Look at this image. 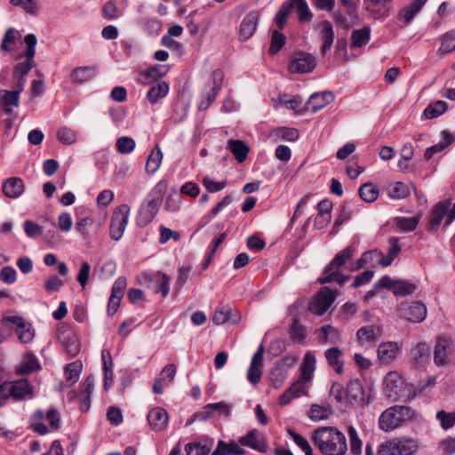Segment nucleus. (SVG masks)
<instances>
[{
  "instance_id": "nucleus-1",
  "label": "nucleus",
  "mask_w": 455,
  "mask_h": 455,
  "mask_svg": "<svg viewBox=\"0 0 455 455\" xmlns=\"http://www.w3.org/2000/svg\"><path fill=\"white\" fill-rule=\"evenodd\" d=\"M312 441L322 455H345L347 451V438L337 427H318L312 435Z\"/></svg>"
},
{
  "instance_id": "nucleus-2",
  "label": "nucleus",
  "mask_w": 455,
  "mask_h": 455,
  "mask_svg": "<svg viewBox=\"0 0 455 455\" xmlns=\"http://www.w3.org/2000/svg\"><path fill=\"white\" fill-rule=\"evenodd\" d=\"M416 417V411L408 406H391L380 414L379 427L382 431L390 432L401 427L405 422L413 420Z\"/></svg>"
},
{
  "instance_id": "nucleus-3",
  "label": "nucleus",
  "mask_w": 455,
  "mask_h": 455,
  "mask_svg": "<svg viewBox=\"0 0 455 455\" xmlns=\"http://www.w3.org/2000/svg\"><path fill=\"white\" fill-rule=\"evenodd\" d=\"M355 252V247L354 245H348L344 250L339 251L325 267L323 275L318 279L319 283L323 284L335 282L339 285L343 284L349 278V276L343 275L339 272V269L348 259L354 256Z\"/></svg>"
},
{
  "instance_id": "nucleus-4",
  "label": "nucleus",
  "mask_w": 455,
  "mask_h": 455,
  "mask_svg": "<svg viewBox=\"0 0 455 455\" xmlns=\"http://www.w3.org/2000/svg\"><path fill=\"white\" fill-rule=\"evenodd\" d=\"M384 382L387 395L393 402H396L399 399H410L417 394L416 391L411 394L402 376L396 371L388 372L385 377Z\"/></svg>"
},
{
  "instance_id": "nucleus-5",
  "label": "nucleus",
  "mask_w": 455,
  "mask_h": 455,
  "mask_svg": "<svg viewBox=\"0 0 455 455\" xmlns=\"http://www.w3.org/2000/svg\"><path fill=\"white\" fill-rule=\"evenodd\" d=\"M418 449V444L412 439L393 438L380 443L378 455H412Z\"/></svg>"
},
{
  "instance_id": "nucleus-6",
  "label": "nucleus",
  "mask_w": 455,
  "mask_h": 455,
  "mask_svg": "<svg viewBox=\"0 0 455 455\" xmlns=\"http://www.w3.org/2000/svg\"><path fill=\"white\" fill-rule=\"evenodd\" d=\"M26 44L25 58L27 61L18 63L13 69V79H25V76L34 67V57L36 53V45L37 44L36 36L34 34L25 36Z\"/></svg>"
},
{
  "instance_id": "nucleus-7",
  "label": "nucleus",
  "mask_w": 455,
  "mask_h": 455,
  "mask_svg": "<svg viewBox=\"0 0 455 455\" xmlns=\"http://www.w3.org/2000/svg\"><path fill=\"white\" fill-rule=\"evenodd\" d=\"M130 212L131 208L125 204L114 210L109 226V234L113 240L118 241L123 237L128 224Z\"/></svg>"
},
{
  "instance_id": "nucleus-8",
  "label": "nucleus",
  "mask_w": 455,
  "mask_h": 455,
  "mask_svg": "<svg viewBox=\"0 0 455 455\" xmlns=\"http://www.w3.org/2000/svg\"><path fill=\"white\" fill-rule=\"evenodd\" d=\"M378 288H386L393 291L396 296H407L412 294L417 286L408 281L398 279L394 280L388 275L382 276L377 283Z\"/></svg>"
},
{
  "instance_id": "nucleus-9",
  "label": "nucleus",
  "mask_w": 455,
  "mask_h": 455,
  "mask_svg": "<svg viewBox=\"0 0 455 455\" xmlns=\"http://www.w3.org/2000/svg\"><path fill=\"white\" fill-rule=\"evenodd\" d=\"M228 416V405L223 403H209L204 406L201 411L194 413L188 420L187 425H191L199 420H206L212 417L226 418Z\"/></svg>"
},
{
  "instance_id": "nucleus-10",
  "label": "nucleus",
  "mask_w": 455,
  "mask_h": 455,
  "mask_svg": "<svg viewBox=\"0 0 455 455\" xmlns=\"http://www.w3.org/2000/svg\"><path fill=\"white\" fill-rule=\"evenodd\" d=\"M335 299V292L324 287L315 296L308 308L315 315H323L330 308Z\"/></svg>"
},
{
  "instance_id": "nucleus-11",
  "label": "nucleus",
  "mask_w": 455,
  "mask_h": 455,
  "mask_svg": "<svg viewBox=\"0 0 455 455\" xmlns=\"http://www.w3.org/2000/svg\"><path fill=\"white\" fill-rule=\"evenodd\" d=\"M161 201L160 196L150 195L148 197L139 212L138 223L140 226H147L153 220L159 211Z\"/></svg>"
},
{
  "instance_id": "nucleus-12",
  "label": "nucleus",
  "mask_w": 455,
  "mask_h": 455,
  "mask_svg": "<svg viewBox=\"0 0 455 455\" xmlns=\"http://www.w3.org/2000/svg\"><path fill=\"white\" fill-rule=\"evenodd\" d=\"M380 325H365L356 331V339L360 347L369 348L374 346L382 334Z\"/></svg>"
},
{
  "instance_id": "nucleus-13",
  "label": "nucleus",
  "mask_w": 455,
  "mask_h": 455,
  "mask_svg": "<svg viewBox=\"0 0 455 455\" xmlns=\"http://www.w3.org/2000/svg\"><path fill=\"white\" fill-rule=\"evenodd\" d=\"M316 66L315 58L307 52H297L289 65V71L291 73H310Z\"/></svg>"
},
{
  "instance_id": "nucleus-14",
  "label": "nucleus",
  "mask_w": 455,
  "mask_h": 455,
  "mask_svg": "<svg viewBox=\"0 0 455 455\" xmlns=\"http://www.w3.org/2000/svg\"><path fill=\"white\" fill-rule=\"evenodd\" d=\"M212 85L206 89L201 96L198 103L200 110H206L211 104L214 101L218 92L220 91L223 82V73L220 70H215L212 75Z\"/></svg>"
},
{
  "instance_id": "nucleus-15",
  "label": "nucleus",
  "mask_w": 455,
  "mask_h": 455,
  "mask_svg": "<svg viewBox=\"0 0 455 455\" xmlns=\"http://www.w3.org/2000/svg\"><path fill=\"white\" fill-rule=\"evenodd\" d=\"M401 315L412 323H421L427 317V307L419 301L401 303Z\"/></svg>"
},
{
  "instance_id": "nucleus-16",
  "label": "nucleus",
  "mask_w": 455,
  "mask_h": 455,
  "mask_svg": "<svg viewBox=\"0 0 455 455\" xmlns=\"http://www.w3.org/2000/svg\"><path fill=\"white\" fill-rule=\"evenodd\" d=\"M238 442L240 444L250 447L261 453L267 452L268 449L265 437L256 429H252L245 435L241 436Z\"/></svg>"
},
{
  "instance_id": "nucleus-17",
  "label": "nucleus",
  "mask_w": 455,
  "mask_h": 455,
  "mask_svg": "<svg viewBox=\"0 0 455 455\" xmlns=\"http://www.w3.org/2000/svg\"><path fill=\"white\" fill-rule=\"evenodd\" d=\"M401 352V345L395 341L381 342L377 348L378 359L381 363H390Z\"/></svg>"
},
{
  "instance_id": "nucleus-18",
  "label": "nucleus",
  "mask_w": 455,
  "mask_h": 455,
  "mask_svg": "<svg viewBox=\"0 0 455 455\" xmlns=\"http://www.w3.org/2000/svg\"><path fill=\"white\" fill-rule=\"evenodd\" d=\"M259 20V13L257 11L250 12L242 20L239 29L241 41H247L255 33Z\"/></svg>"
},
{
  "instance_id": "nucleus-19",
  "label": "nucleus",
  "mask_w": 455,
  "mask_h": 455,
  "mask_svg": "<svg viewBox=\"0 0 455 455\" xmlns=\"http://www.w3.org/2000/svg\"><path fill=\"white\" fill-rule=\"evenodd\" d=\"M264 347L260 344L257 352L252 356L250 368L247 372L248 380L251 384L259 382L262 375Z\"/></svg>"
},
{
  "instance_id": "nucleus-20",
  "label": "nucleus",
  "mask_w": 455,
  "mask_h": 455,
  "mask_svg": "<svg viewBox=\"0 0 455 455\" xmlns=\"http://www.w3.org/2000/svg\"><path fill=\"white\" fill-rule=\"evenodd\" d=\"M148 421L152 430L156 432L162 431L168 426V412L162 407H155L148 411Z\"/></svg>"
},
{
  "instance_id": "nucleus-21",
  "label": "nucleus",
  "mask_w": 455,
  "mask_h": 455,
  "mask_svg": "<svg viewBox=\"0 0 455 455\" xmlns=\"http://www.w3.org/2000/svg\"><path fill=\"white\" fill-rule=\"evenodd\" d=\"M4 321L16 325V332L19 339L23 343L31 341L34 338V331L25 320L20 316H7Z\"/></svg>"
},
{
  "instance_id": "nucleus-22",
  "label": "nucleus",
  "mask_w": 455,
  "mask_h": 455,
  "mask_svg": "<svg viewBox=\"0 0 455 455\" xmlns=\"http://www.w3.org/2000/svg\"><path fill=\"white\" fill-rule=\"evenodd\" d=\"M450 205L451 203L448 201L440 202L435 205L427 228L428 231H436L438 229L444 216L449 211Z\"/></svg>"
},
{
  "instance_id": "nucleus-23",
  "label": "nucleus",
  "mask_w": 455,
  "mask_h": 455,
  "mask_svg": "<svg viewBox=\"0 0 455 455\" xmlns=\"http://www.w3.org/2000/svg\"><path fill=\"white\" fill-rule=\"evenodd\" d=\"M144 277L146 280L155 283L156 292H161L163 297H166L169 293L170 277L162 272H156L154 274L145 273Z\"/></svg>"
},
{
  "instance_id": "nucleus-24",
  "label": "nucleus",
  "mask_w": 455,
  "mask_h": 455,
  "mask_svg": "<svg viewBox=\"0 0 455 455\" xmlns=\"http://www.w3.org/2000/svg\"><path fill=\"white\" fill-rule=\"evenodd\" d=\"M451 342L450 339L440 338L434 349V361L436 365L443 366L448 363V354L451 351Z\"/></svg>"
},
{
  "instance_id": "nucleus-25",
  "label": "nucleus",
  "mask_w": 455,
  "mask_h": 455,
  "mask_svg": "<svg viewBox=\"0 0 455 455\" xmlns=\"http://www.w3.org/2000/svg\"><path fill=\"white\" fill-rule=\"evenodd\" d=\"M334 100V95L331 92L314 93L307 102L308 108L315 113Z\"/></svg>"
},
{
  "instance_id": "nucleus-26",
  "label": "nucleus",
  "mask_w": 455,
  "mask_h": 455,
  "mask_svg": "<svg viewBox=\"0 0 455 455\" xmlns=\"http://www.w3.org/2000/svg\"><path fill=\"white\" fill-rule=\"evenodd\" d=\"M411 357L415 367L427 363L430 358V350L426 343L417 344L411 351Z\"/></svg>"
},
{
  "instance_id": "nucleus-27",
  "label": "nucleus",
  "mask_w": 455,
  "mask_h": 455,
  "mask_svg": "<svg viewBox=\"0 0 455 455\" xmlns=\"http://www.w3.org/2000/svg\"><path fill=\"white\" fill-rule=\"evenodd\" d=\"M332 204L329 200H322L317 204L318 214L315 219V225L318 228H323L331 220V211Z\"/></svg>"
},
{
  "instance_id": "nucleus-28",
  "label": "nucleus",
  "mask_w": 455,
  "mask_h": 455,
  "mask_svg": "<svg viewBox=\"0 0 455 455\" xmlns=\"http://www.w3.org/2000/svg\"><path fill=\"white\" fill-rule=\"evenodd\" d=\"M24 182L20 178H9L3 185V191L7 197L17 198L24 192Z\"/></svg>"
},
{
  "instance_id": "nucleus-29",
  "label": "nucleus",
  "mask_w": 455,
  "mask_h": 455,
  "mask_svg": "<svg viewBox=\"0 0 455 455\" xmlns=\"http://www.w3.org/2000/svg\"><path fill=\"white\" fill-rule=\"evenodd\" d=\"M342 355L343 353L339 347H331L324 352V356L328 364L333 368L338 374H341L343 372L344 363L341 360Z\"/></svg>"
},
{
  "instance_id": "nucleus-30",
  "label": "nucleus",
  "mask_w": 455,
  "mask_h": 455,
  "mask_svg": "<svg viewBox=\"0 0 455 455\" xmlns=\"http://www.w3.org/2000/svg\"><path fill=\"white\" fill-rule=\"evenodd\" d=\"M97 74V68L94 66L78 67L73 69L71 79L76 84H82L93 78Z\"/></svg>"
},
{
  "instance_id": "nucleus-31",
  "label": "nucleus",
  "mask_w": 455,
  "mask_h": 455,
  "mask_svg": "<svg viewBox=\"0 0 455 455\" xmlns=\"http://www.w3.org/2000/svg\"><path fill=\"white\" fill-rule=\"evenodd\" d=\"M169 92V84L161 81L153 85L147 92L146 98L151 104H156L159 100L164 98Z\"/></svg>"
},
{
  "instance_id": "nucleus-32",
  "label": "nucleus",
  "mask_w": 455,
  "mask_h": 455,
  "mask_svg": "<svg viewBox=\"0 0 455 455\" xmlns=\"http://www.w3.org/2000/svg\"><path fill=\"white\" fill-rule=\"evenodd\" d=\"M426 3L427 0H413L411 4L400 11L399 18L403 20L405 25H408Z\"/></svg>"
},
{
  "instance_id": "nucleus-33",
  "label": "nucleus",
  "mask_w": 455,
  "mask_h": 455,
  "mask_svg": "<svg viewBox=\"0 0 455 455\" xmlns=\"http://www.w3.org/2000/svg\"><path fill=\"white\" fill-rule=\"evenodd\" d=\"M20 36L21 35L17 29L13 28L7 29L2 40L0 46L1 50L9 52H13L20 39Z\"/></svg>"
},
{
  "instance_id": "nucleus-34",
  "label": "nucleus",
  "mask_w": 455,
  "mask_h": 455,
  "mask_svg": "<svg viewBox=\"0 0 455 455\" xmlns=\"http://www.w3.org/2000/svg\"><path fill=\"white\" fill-rule=\"evenodd\" d=\"M321 39L323 40L321 52L324 54L331 49L334 41L333 28L331 22L328 20H324L321 24Z\"/></svg>"
},
{
  "instance_id": "nucleus-35",
  "label": "nucleus",
  "mask_w": 455,
  "mask_h": 455,
  "mask_svg": "<svg viewBox=\"0 0 455 455\" xmlns=\"http://www.w3.org/2000/svg\"><path fill=\"white\" fill-rule=\"evenodd\" d=\"M443 140L428 148L425 151L424 158L426 160H429L435 154L440 153L444 150L448 146H450L453 140L454 137L447 131H443L442 132Z\"/></svg>"
},
{
  "instance_id": "nucleus-36",
  "label": "nucleus",
  "mask_w": 455,
  "mask_h": 455,
  "mask_svg": "<svg viewBox=\"0 0 455 455\" xmlns=\"http://www.w3.org/2000/svg\"><path fill=\"white\" fill-rule=\"evenodd\" d=\"M346 388L347 403L354 404L363 400V390L359 380H351Z\"/></svg>"
},
{
  "instance_id": "nucleus-37",
  "label": "nucleus",
  "mask_w": 455,
  "mask_h": 455,
  "mask_svg": "<svg viewBox=\"0 0 455 455\" xmlns=\"http://www.w3.org/2000/svg\"><path fill=\"white\" fill-rule=\"evenodd\" d=\"M0 101L4 107V111L11 116L13 113L12 108L20 105V97L16 92L4 90L1 92Z\"/></svg>"
},
{
  "instance_id": "nucleus-38",
  "label": "nucleus",
  "mask_w": 455,
  "mask_h": 455,
  "mask_svg": "<svg viewBox=\"0 0 455 455\" xmlns=\"http://www.w3.org/2000/svg\"><path fill=\"white\" fill-rule=\"evenodd\" d=\"M304 379L294 382L279 398L281 405L288 404L293 398L300 395L304 391Z\"/></svg>"
},
{
  "instance_id": "nucleus-39",
  "label": "nucleus",
  "mask_w": 455,
  "mask_h": 455,
  "mask_svg": "<svg viewBox=\"0 0 455 455\" xmlns=\"http://www.w3.org/2000/svg\"><path fill=\"white\" fill-rule=\"evenodd\" d=\"M229 151L234 155L235 160L242 164L245 161L250 148L243 141L239 140H229Z\"/></svg>"
},
{
  "instance_id": "nucleus-40",
  "label": "nucleus",
  "mask_w": 455,
  "mask_h": 455,
  "mask_svg": "<svg viewBox=\"0 0 455 455\" xmlns=\"http://www.w3.org/2000/svg\"><path fill=\"white\" fill-rule=\"evenodd\" d=\"M315 356L313 352L307 351L305 354L300 370H301V379L304 381H307L310 379L315 369Z\"/></svg>"
},
{
  "instance_id": "nucleus-41",
  "label": "nucleus",
  "mask_w": 455,
  "mask_h": 455,
  "mask_svg": "<svg viewBox=\"0 0 455 455\" xmlns=\"http://www.w3.org/2000/svg\"><path fill=\"white\" fill-rule=\"evenodd\" d=\"M389 251L387 257H381L378 259V262L382 267H388L391 265L393 260L398 256V254L401 251V247L398 244V238L396 237H390L389 240Z\"/></svg>"
},
{
  "instance_id": "nucleus-42",
  "label": "nucleus",
  "mask_w": 455,
  "mask_h": 455,
  "mask_svg": "<svg viewBox=\"0 0 455 455\" xmlns=\"http://www.w3.org/2000/svg\"><path fill=\"white\" fill-rule=\"evenodd\" d=\"M371 39V28L370 27H363L360 29L354 30L351 35V46L355 48H359L366 44Z\"/></svg>"
},
{
  "instance_id": "nucleus-43",
  "label": "nucleus",
  "mask_w": 455,
  "mask_h": 455,
  "mask_svg": "<svg viewBox=\"0 0 455 455\" xmlns=\"http://www.w3.org/2000/svg\"><path fill=\"white\" fill-rule=\"evenodd\" d=\"M102 14L108 20H114L124 15V9L117 6L114 0H108L102 6Z\"/></svg>"
},
{
  "instance_id": "nucleus-44",
  "label": "nucleus",
  "mask_w": 455,
  "mask_h": 455,
  "mask_svg": "<svg viewBox=\"0 0 455 455\" xmlns=\"http://www.w3.org/2000/svg\"><path fill=\"white\" fill-rule=\"evenodd\" d=\"M419 221V216L414 217H396L394 219V223L396 228L403 232L413 231Z\"/></svg>"
},
{
  "instance_id": "nucleus-45",
  "label": "nucleus",
  "mask_w": 455,
  "mask_h": 455,
  "mask_svg": "<svg viewBox=\"0 0 455 455\" xmlns=\"http://www.w3.org/2000/svg\"><path fill=\"white\" fill-rule=\"evenodd\" d=\"M293 9L292 0L287 1L283 4L279 11L275 16V23L276 24L278 29H282L287 22V18L291 14Z\"/></svg>"
},
{
  "instance_id": "nucleus-46",
  "label": "nucleus",
  "mask_w": 455,
  "mask_h": 455,
  "mask_svg": "<svg viewBox=\"0 0 455 455\" xmlns=\"http://www.w3.org/2000/svg\"><path fill=\"white\" fill-rule=\"evenodd\" d=\"M163 154L158 147H156L150 153L146 163V170L149 173H155L160 167Z\"/></svg>"
},
{
  "instance_id": "nucleus-47",
  "label": "nucleus",
  "mask_w": 455,
  "mask_h": 455,
  "mask_svg": "<svg viewBox=\"0 0 455 455\" xmlns=\"http://www.w3.org/2000/svg\"><path fill=\"white\" fill-rule=\"evenodd\" d=\"M62 343L70 356H76L79 353L80 344L74 333L68 332L65 334L62 338Z\"/></svg>"
},
{
  "instance_id": "nucleus-48",
  "label": "nucleus",
  "mask_w": 455,
  "mask_h": 455,
  "mask_svg": "<svg viewBox=\"0 0 455 455\" xmlns=\"http://www.w3.org/2000/svg\"><path fill=\"white\" fill-rule=\"evenodd\" d=\"M320 331L326 343L336 345L342 341L339 331L331 325H323L321 327Z\"/></svg>"
},
{
  "instance_id": "nucleus-49",
  "label": "nucleus",
  "mask_w": 455,
  "mask_h": 455,
  "mask_svg": "<svg viewBox=\"0 0 455 455\" xmlns=\"http://www.w3.org/2000/svg\"><path fill=\"white\" fill-rule=\"evenodd\" d=\"M358 192L360 197L367 203L374 202L379 196V190L372 183L362 185Z\"/></svg>"
},
{
  "instance_id": "nucleus-50",
  "label": "nucleus",
  "mask_w": 455,
  "mask_h": 455,
  "mask_svg": "<svg viewBox=\"0 0 455 455\" xmlns=\"http://www.w3.org/2000/svg\"><path fill=\"white\" fill-rule=\"evenodd\" d=\"M182 200L181 193L172 190L166 198L165 209L170 212H177L180 209Z\"/></svg>"
},
{
  "instance_id": "nucleus-51",
  "label": "nucleus",
  "mask_w": 455,
  "mask_h": 455,
  "mask_svg": "<svg viewBox=\"0 0 455 455\" xmlns=\"http://www.w3.org/2000/svg\"><path fill=\"white\" fill-rule=\"evenodd\" d=\"M287 376L288 371L275 364L270 371L269 379L273 387L277 389L282 387Z\"/></svg>"
},
{
  "instance_id": "nucleus-52",
  "label": "nucleus",
  "mask_w": 455,
  "mask_h": 455,
  "mask_svg": "<svg viewBox=\"0 0 455 455\" xmlns=\"http://www.w3.org/2000/svg\"><path fill=\"white\" fill-rule=\"evenodd\" d=\"M387 195L394 199L405 198L409 192L408 188L402 182H395L387 187Z\"/></svg>"
},
{
  "instance_id": "nucleus-53",
  "label": "nucleus",
  "mask_w": 455,
  "mask_h": 455,
  "mask_svg": "<svg viewBox=\"0 0 455 455\" xmlns=\"http://www.w3.org/2000/svg\"><path fill=\"white\" fill-rule=\"evenodd\" d=\"M447 109V103L443 100H437L430 104L424 111L427 118H435L443 114Z\"/></svg>"
},
{
  "instance_id": "nucleus-54",
  "label": "nucleus",
  "mask_w": 455,
  "mask_h": 455,
  "mask_svg": "<svg viewBox=\"0 0 455 455\" xmlns=\"http://www.w3.org/2000/svg\"><path fill=\"white\" fill-rule=\"evenodd\" d=\"M286 37L278 29H274L271 36V44L269 47V53L275 54L285 44Z\"/></svg>"
},
{
  "instance_id": "nucleus-55",
  "label": "nucleus",
  "mask_w": 455,
  "mask_h": 455,
  "mask_svg": "<svg viewBox=\"0 0 455 455\" xmlns=\"http://www.w3.org/2000/svg\"><path fill=\"white\" fill-rule=\"evenodd\" d=\"M347 435L349 437L351 452L355 455L360 454L362 451L363 443L356 429L353 426L348 427Z\"/></svg>"
},
{
  "instance_id": "nucleus-56",
  "label": "nucleus",
  "mask_w": 455,
  "mask_h": 455,
  "mask_svg": "<svg viewBox=\"0 0 455 455\" xmlns=\"http://www.w3.org/2000/svg\"><path fill=\"white\" fill-rule=\"evenodd\" d=\"M116 149L120 154H130L132 153L136 146L134 140L131 137L123 136L116 140Z\"/></svg>"
},
{
  "instance_id": "nucleus-57",
  "label": "nucleus",
  "mask_w": 455,
  "mask_h": 455,
  "mask_svg": "<svg viewBox=\"0 0 455 455\" xmlns=\"http://www.w3.org/2000/svg\"><path fill=\"white\" fill-rule=\"evenodd\" d=\"M39 369V363L37 358L33 354H27L23 357V361L20 366V371L21 373H30Z\"/></svg>"
},
{
  "instance_id": "nucleus-58",
  "label": "nucleus",
  "mask_w": 455,
  "mask_h": 455,
  "mask_svg": "<svg viewBox=\"0 0 455 455\" xmlns=\"http://www.w3.org/2000/svg\"><path fill=\"white\" fill-rule=\"evenodd\" d=\"M57 138L60 142L71 145L77 140V132L68 127H61L57 132Z\"/></svg>"
},
{
  "instance_id": "nucleus-59",
  "label": "nucleus",
  "mask_w": 455,
  "mask_h": 455,
  "mask_svg": "<svg viewBox=\"0 0 455 455\" xmlns=\"http://www.w3.org/2000/svg\"><path fill=\"white\" fill-rule=\"evenodd\" d=\"M381 252H379L378 251H366L364 252L360 259L356 260V262L351 266L352 271H356L361 268H363L364 266H366L370 261L373 260V259L376 257H380Z\"/></svg>"
},
{
  "instance_id": "nucleus-60",
  "label": "nucleus",
  "mask_w": 455,
  "mask_h": 455,
  "mask_svg": "<svg viewBox=\"0 0 455 455\" xmlns=\"http://www.w3.org/2000/svg\"><path fill=\"white\" fill-rule=\"evenodd\" d=\"M292 3L293 8L297 10L299 13V19L301 21H308L311 20L312 14L305 0H292Z\"/></svg>"
},
{
  "instance_id": "nucleus-61",
  "label": "nucleus",
  "mask_w": 455,
  "mask_h": 455,
  "mask_svg": "<svg viewBox=\"0 0 455 455\" xmlns=\"http://www.w3.org/2000/svg\"><path fill=\"white\" fill-rule=\"evenodd\" d=\"M441 41L438 50L441 53H449L455 50V34L453 32L444 34Z\"/></svg>"
},
{
  "instance_id": "nucleus-62",
  "label": "nucleus",
  "mask_w": 455,
  "mask_h": 455,
  "mask_svg": "<svg viewBox=\"0 0 455 455\" xmlns=\"http://www.w3.org/2000/svg\"><path fill=\"white\" fill-rule=\"evenodd\" d=\"M82 371V363L78 361L73 362L67 365L65 374L67 379L75 383L78 380Z\"/></svg>"
},
{
  "instance_id": "nucleus-63",
  "label": "nucleus",
  "mask_w": 455,
  "mask_h": 455,
  "mask_svg": "<svg viewBox=\"0 0 455 455\" xmlns=\"http://www.w3.org/2000/svg\"><path fill=\"white\" fill-rule=\"evenodd\" d=\"M330 395L333 399H335L336 402L339 403L346 404L347 403V388H344L343 386L340 383H333L331 390H330Z\"/></svg>"
},
{
  "instance_id": "nucleus-64",
  "label": "nucleus",
  "mask_w": 455,
  "mask_h": 455,
  "mask_svg": "<svg viewBox=\"0 0 455 455\" xmlns=\"http://www.w3.org/2000/svg\"><path fill=\"white\" fill-rule=\"evenodd\" d=\"M436 418L440 420L441 426L444 429H448L455 425V412L448 413L444 411H440L437 412Z\"/></svg>"
}]
</instances>
